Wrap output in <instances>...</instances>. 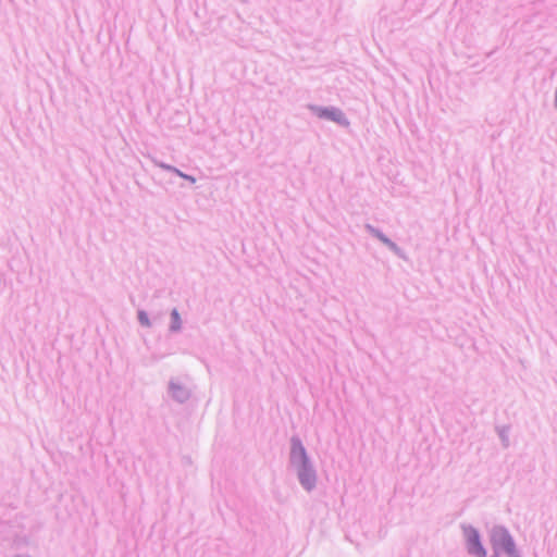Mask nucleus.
<instances>
[{"mask_svg":"<svg viewBox=\"0 0 557 557\" xmlns=\"http://www.w3.org/2000/svg\"><path fill=\"white\" fill-rule=\"evenodd\" d=\"M466 536L469 544V552L479 557H485L486 553L480 543L478 532L473 529H468L466 530Z\"/></svg>","mask_w":557,"mask_h":557,"instance_id":"1","label":"nucleus"},{"mask_svg":"<svg viewBox=\"0 0 557 557\" xmlns=\"http://www.w3.org/2000/svg\"><path fill=\"white\" fill-rule=\"evenodd\" d=\"M492 542L494 545H499L508 553L513 552V543L506 531L498 529L492 534Z\"/></svg>","mask_w":557,"mask_h":557,"instance_id":"2","label":"nucleus"},{"mask_svg":"<svg viewBox=\"0 0 557 557\" xmlns=\"http://www.w3.org/2000/svg\"><path fill=\"white\" fill-rule=\"evenodd\" d=\"M299 476L302 485L308 490L314 484L315 476L311 470L305 468Z\"/></svg>","mask_w":557,"mask_h":557,"instance_id":"3","label":"nucleus"},{"mask_svg":"<svg viewBox=\"0 0 557 557\" xmlns=\"http://www.w3.org/2000/svg\"><path fill=\"white\" fill-rule=\"evenodd\" d=\"M320 116L334 120L336 122H342L344 119V115L338 110H321Z\"/></svg>","mask_w":557,"mask_h":557,"instance_id":"4","label":"nucleus"},{"mask_svg":"<svg viewBox=\"0 0 557 557\" xmlns=\"http://www.w3.org/2000/svg\"><path fill=\"white\" fill-rule=\"evenodd\" d=\"M293 454L294 455L298 454L301 458H304V459L306 458L305 449L299 443L294 444Z\"/></svg>","mask_w":557,"mask_h":557,"instance_id":"5","label":"nucleus"},{"mask_svg":"<svg viewBox=\"0 0 557 557\" xmlns=\"http://www.w3.org/2000/svg\"><path fill=\"white\" fill-rule=\"evenodd\" d=\"M172 317H173V319H174L175 323H177V322H178V320H180L178 313H177L176 311H173V312H172Z\"/></svg>","mask_w":557,"mask_h":557,"instance_id":"6","label":"nucleus"}]
</instances>
